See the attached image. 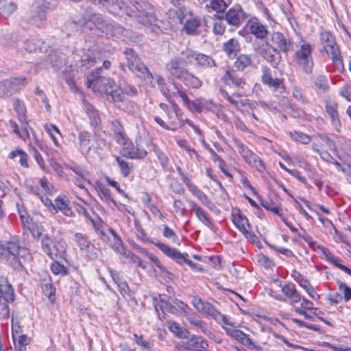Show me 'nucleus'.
I'll return each mask as SVG.
<instances>
[{"label": "nucleus", "instance_id": "nucleus-1", "mask_svg": "<svg viewBox=\"0 0 351 351\" xmlns=\"http://www.w3.org/2000/svg\"><path fill=\"white\" fill-rule=\"evenodd\" d=\"M75 23L80 26H87L89 29H96L102 35L114 40H123L128 36V30L114 22H107L99 14H85L75 19Z\"/></svg>", "mask_w": 351, "mask_h": 351}, {"label": "nucleus", "instance_id": "nucleus-2", "mask_svg": "<svg viewBox=\"0 0 351 351\" xmlns=\"http://www.w3.org/2000/svg\"><path fill=\"white\" fill-rule=\"evenodd\" d=\"M126 62L121 64L123 70H125V67L138 77L143 79L147 82L152 83L154 78L152 74L149 72L147 66L141 61L135 51L131 48H126L123 52Z\"/></svg>", "mask_w": 351, "mask_h": 351}, {"label": "nucleus", "instance_id": "nucleus-3", "mask_svg": "<svg viewBox=\"0 0 351 351\" xmlns=\"http://www.w3.org/2000/svg\"><path fill=\"white\" fill-rule=\"evenodd\" d=\"M155 78L161 93L166 97L168 101L176 106L173 99L178 96L186 107L191 108L190 99L186 93L179 88L177 83L173 81L171 85L167 84L165 78L159 75H156Z\"/></svg>", "mask_w": 351, "mask_h": 351}, {"label": "nucleus", "instance_id": "nucleus-4", "mask_svg": "<svg viewBox=\"0 0 351 351\" xmlns=\"http://www.w3.org/2000/svg\"><path fill=\"white\" fill-rule=\"evenodd\" d=\"M14 299V289L7 278L0 277V319H7L10 315L8 303Z\"/></svg>", "mask_w": 351, "mask_h": 351}, {"label": "nucleus", "instance_id": "nucleus-5", "mask_svg": "<svg viewBox=\"0 0 351 351\" xmlns=\"http://www.w3.org/2000/svg\"><path fill=\"white\" fill-rule=\"evenodd\" d=\"M14 110L17 114L19 121L23 123L21 128L19 129L16 122L12 120L10 121V127L13 131L21 138L25 140L29 137V133L27 129L28 123L26 118V108L24 104L19 99H16L14 101Z\"/></svg>", "mask_w": 351, "mask_h": 351}, {"label": "nucleus", "instance_id": "nucleus-6", "mask_svg": "<svg viewBox=\"0 0 351 351\" xmlns=\"http://www.w3.org/2000/svg\"><path fill=\"white\" fill-rule=\"evenodd\" d=\"M42 249L52 260L64 258L66 255V246L64 242H54L51 238L45 236L41 239Z\"/></svg>", "mask_w": 351, "mask_h": 351}, {"label": "nucleus", "instance_id": "nucleus-7", "mask_svg": "<svg viewBox=\"0 0 351 351\" xmlns=\"http://www.w3.org/2000/svg\"><path fill=\"white\" fill-rule=\"evenodd\" d=\"M297 63L306 74L312 73L313 60L312 58V47L308 43L302 44L295 52Z\"/></svg>", "mask_w": 351, "mask_h": 351}, {"label": "nucleus", "instance_id": "nucleus-8", "mask_svg": "<svg viewBox=\"0 0 351 351\" xmlns=\"http://www.w3.org/2000/svg\"><path fill=\"white\" fill-rule=\"evenodd\" d=\"M298 235L300 237L302 238L306 243H308L311 247L314 249L317 247L319 249L322 254L324 255L326 259L328 262L333 264L337 267L343 270V271H345L351 276V269L348 267L342 265L341 263V260L332 255L327 248L317 245L316 242L313 241V238L310 235L306 234V233H304V234L298 233Z\"/></svg>", "mask_w": 351, "mask_h": 351}, {"label": "nucleus", "instance_id": "nucleus-9", "mask_svg": "<svg viewBox=\"0 0 351 351\" xmlns=\"http://www.w3.org/2000/svg\"><path fill=\"white\" fill-rule=\"evenodd\" d=\"M235 146L239 154L245 161L258 171L263 172L265 170V165L260 158L240 141L235 142Z\"/></svg>", "mask_w": 351, "mask_h": 351}, {"label": "nucleus", "instance_id": "nucleus-10", "mask_svg": "<svg viewBox=\"0 0 351 351\" xmlns=\"http://www.w3.org/2000/svg\"><path fill=\"white\" fill-rule=\"evenodd\" d=\"M27 84L25 77L7 79L0 82V97H9Z\"/></svg>", "mask_w": 351, "mask_h": 351}, {"label": "nucleus", "instance_id": "nucleus-11", "mask_svg": "<svg viewBox=\"0 0 351 351\" xmlns=\"http://www.w3.org/2000/svg\"><path fill=\"white\" fill-rule=\"evenodd\" d=\"M74 237L75 241L81 252L86 254L89 259L95 260L98 258L99 250L91 243L86 235L82 233H76Z\"/></svg>", "mask_w": 351, "mask_h": 351}, {"label": "nucleus", "instance_id": "nucleus-12", "mask_svg": "<svg viewBox=\"0 0 351 351\" xmlns=\"http://www.w3.org/2000/svg\"><path fill=\"white\" fill-rule=\"evenodd\" d=\"M2 250L3 255L7 256L8 258L14 261V263H12V267L17 268L21 266L19 256L21 253L26 252L25 249L21 248L17 242L9 241L2 247Z\"/></svg>", "mask_w": 351, "mask_h": 351}, {"label": "nucleus", "instance_id": "nucleus-13", "mask_svg": "<svg viewBox=\"0 0 351 351\" xmlns=\"http://www.w3.org/2000/svg\"><path fill=\"white\" fill-rule=\"evenodd\" d=\"M232 221L246 239L254 241L256 236L252 230L248 219L241 215L239 211L237 213L232 214Z\"/></svg>", "mask_w": 351, "mask_h": 351}, {"label": "nucleus", "instance_id": "nucleus-14", "mask_svg": "<svg viewBox=\"0 0 351 351\" xmlns=\"http://www.w3.org/2000/svg\"><path fill=\"white\" fill-rule=\"evenodd\" d=\"M152 146V142L149 137L138 135L136 138V147L134 152L128 153L130 158H143L147 154L146 149Z\"/></svg>", "mask_w": 351, "mask_h": 351}, {"label": "nucleus", "instance_id": "nucleus-15", "mask_svg": "<svg viewBox=\"0 0 351 351\" xmlns=\"http://www.w3.org/2000/svg\"><path fill=\"white\" fill-rule=\"evenodd\" d=\"M270 40L276 46V48L284 53H287L293 48V42L287 38L283 34L278 32H274L271 34Z\"/></svg>", "mask_w": 351, "mask_h": 351}, {"label": "nucleus", "instance_id": "nucleus-16", "mask_svg": "<svg viewBox=\"0 0 351 351\" xmlns=\"http://www.w3.org/2000/svg\"><path fill=\"white\" fill-rule=\"evenodd\" d=\"M267 48L262 51V56L269 62L274 68H277L281 62L280 51L271 43H267Z\"/></svg>", "mask_w": 351, "mask_h": 351}, {"label": "nucleus", "instance_id": "nucleus-17", "mask_svg": "<svg viewBox=\"0 0 351 351\" xmlns=\"http://www.w3.org/2000/svg\"><path fill=\"white\" fill-rule=\"evenodd\" d=\"M105 93L111 97L112 101L116 104L117 107L126 97L123 91L120 88H117L115 83L110 80H107V86L105 88Z\"/></svg>", "mask_w": 351, "mask_h": 351}, {"label": "nucleus", "instance_id": "nucleus-18", "mask_svg": "<svg viewBox=\"0 0 351 351\" xmlns=\"http://www.w3.org/2000/svg\"><path fill=\"white\" fill-rule=\"evenodd\" d=\"M338 104L332 99H326L325 101V108L328 114L331 118V121L337 132H339L341 128V121L339 118L337 111Z\"/></svg>", "mask_w": 351, "mask_h": 351}, {"label": "nucleus", "instance_id": "nucleus-19", "mask_svg": "<svg viewBox=\"0 0 351 351\" xmlns=\"http://www.w3.org/2000/svg\"><path fill=\"white\" fill-rule=\"evenodd\" d=\"M223 328L225 330L227 335L235 339L241 344L245 346H254L253 341L249 338V337L241 330L237 329L235 326H223Z\"/></svg>", "mask_w": 351, "mask_h": 351}, {"label": "nucleus", "instance_id": "nucleus-20", "mask_svg": "<svg viewBox=\"0 0 351 351\" xmlns=\"http://www.w3.org/2000/svg\"><path fill=\"white\" fill-rule=\"evenodd\" d=\"M208 344L202 337L192 335L186 343L185 348L193 351H207Z\"/></svg>", "mask_w": 351, "mask_h": 351}, {"label": "nucleus", "instance_id": "nucleus-21", "mask_svg": "<svg viewBox=\"0 0 351 351\" xmlns=\"http://www.w3.org/2000/svg\"><path fill=\"white\" fill-rule=\"evenodd\" d=\"M326 53L330 56L331 60L335 69L342 73L344 71L343 59L341 56L339 48L337 43L325 49Z\"/></svg>", "mask_w": 351, "mask_h": 351}, {"label": "nucleus", "instance_id": "nucleus-22", "mask_svg": "<svg viewBox=\"0 0 351 351\" xmlns=\"http://www.w3.org/2000/svg\"><path fill=\"white\" fill-rule=\"evenodd\" d=\"M262 82L268 86L273 90H277L283 88V80L273 77L269 69H265L262 75Z\"/></svg>", "mask_w": 351, "mask_h": 351}, {"label": "nucleus", "instance_id": "nucleus-23", "mask_svg": "<svg viewBox=\"0 0 351 351\" xmlns=\"http://www.w3.org/2000/svg\"><path fill=\"white\" fill-rule=\"evenodd\" d=\"M206 6L208 12H216V18L219 20L224 19V12L228 8V3L224 0H211Z\"/></svg>", "mask_w": 351, "mask_h": 351}, {"label": "nucleus", "instance_id": "nucleus-24", "mask_svg": "<svg viewBox=\"0 0 351 351\" xmlns=\"http://www.w3.org/2000/svg\"><path fill=\"white\" fill-rule=\"evenodd\" d=\"M69 205V200L67 197L60 195L54 201L53 209L56 212L60 210L66 216L71 217L73 215V211Z\"/></svg>", "mask_w": 351, "mask_h": 351}, {"label": "nucleus", "instance_id": "nucleus-25", "mask_svg": "<svg viewBox=\"0 0 351 351\" xmlns=\"http://www.w3.org/2000/svg\"><path fill=\"white\" fill-rule=\"evenodd\" d=\"M182 63L179 59L176 57L171 59L167 64L166 69L170 74V75L180 79L184 71L186 70L181 67Z\"/></svg>", "mask_w": 351, "mask_h": 351}, {"label": "nucleus", "instance_id": "nucleus-26", "mask_svg": "<svg viewBox=\"0 0 351 351\" xmlns=\"http://www.w3.org/2000/svg\"><path fill=\"white\" fill-rule=\"evenodd\" d=\"M250 31L256 38L264 40L268 36L267 27L262 23L256 21H252L250 24Z\"/></svg>", "mask_w": 351, "mask_h": 351}, {"label": "nucleus", "instance_id": "nucleus-27", "mask_svg": "<svg viewBox=\"0 0 351 351\" xmlns=\"http://www.w3.org/2000/svg\"><path fill=\"white\" fill-rule=\"evenodd\" d=\"M223 78L227 84H232L239 88H243L245 85V80L239 77L234 71L227 70Z\"/></svg>", "mask_w": 351, "mask_h": 351}, {"label": "nucleus", "instance_id": "nucleus-28", "mask_svg": "<svg viewBox=\"0 0 351 351\" xmlns=\"http://www.w3.org/2000/svg\"><path fill=\"white\" fill-rule=\"evenodd\" d=\"M155 245L158 247L165 255L177 261L182 260V253L176 249L172 248L165 243L157 242L154 243Z\"/></svg>", "mask_w": 351, "mask_h": 351}, {"label": "nucleus", "instance_id": "nucleus-29", "mask_svg": "<svg viewBox=\"0 0 351 351\" xmlns=\"http://www.w3.org/2000/svg\"><path fill=\"white\" fill-rule=\"evenodd\" d=\"M97 46H93L92 50H90V53L88 54H85L84 57L81 60V66L86 69H88L92 67L95 63L97 62V59L98 58V51H97Z\"/></svg>", "mask_w": 351, "mask_h": 351}, {"label": "nucleus", "instance_id": "nucleus-30", "mask_svg": "<svg viewBox=\"0 0 351 351\" xmlns=\"http://www.w3.org/2000/svg\"><path fill=\"white\" fill-rule=\"evenodd\" d=\"M197 52L191 49H186L182 51L177 57L182 66H188L189 64H195Z\"/></svg>", "mask_w": 351, "mask_h": 351}, {"label": "nucleus", "instance_id": "nucleus-31", "mask_svg": "<svg viewBox=\"0 0 351 351\" xmlns=\"http://www.w3.org/2000/svg\"><path fill=\"white\" fill-rule=\"evenodd\" d=\"M252 64V56L251 55L241 53L237 56L234 66L238 71H243L245 68L251 66Z\"/></svg>", "mask_w": 351, "mask_h": 351}, {"label": "nucleus", "instance_id": "nucleus-32", "mask_svg": "<svg viewBox=\"0 0 351 351\" xmlns=\"http://www.w3.org/2000/svg\"><path fill=\"white\" fill-rule=\"evenodd\" d=\"M179 80L182 81L186 86L193 88H198L202 86V82L199 78L189 73L187 70L184 71Z\"/></svg>", "mask_w": 351, "mask_h": 351}, {"label": "nucleus", "instance_id": "nucleus-33", "mask_svg": "<svg viewBox=\"0 0 351 351\" xmlns=\"http://www.w3.org/2000/svg\"><path fill=\"white\" fill-rule=\"evenodd\" d=\"M223 49L228 56L231 58L232 55L235 56L240 51V44L236 38H230L223 43Z\"/></svg>", "mask_w": 351, "mask_h": 351}, {"label": "nucleus", "instance_id": "nucleus-34", "mask_svg": "<svg viewBox=\"0 0 351 351\" xmlns=\"http://www.w3.org/2000/svg\"><path fill=\"white\" fill-rule=\"evenodd\" d=\"M195 65L202 68H211L213 66H215L216 64L215 60L210 56L202 53H197Z\"/></svg>", "mask_w": 351, "mask_h": 351}, {"label": "nucleus", "instance_id": "nucleus-35", "mask_svg": "<svg viewBox=\"0 0 351 351\" xmlns=\"http://www.w3.org/2000/svg\"><path fill=\"white\" fill-rule=\"evenodd\" d=\"M231 25L239 26L241 23V16L237 10L231 8L226 13L224 12V19Z\"/></svg>", "mask_w": 351, "mask_h": 351}, {"label": "nucleus", "instance_id": "nucleus-36", "mask_svg": "<svg viewBox=\"0 0 351 351\" xmlns=\"http://www.w3.org/2000/svg\"><path fill=\"white\" fill-rule=\"evenodd\" d=\"M111 128L116 135V141H123L127 137L123 127L119 120L114 119L111 121Z\"/></svg>", "mask_w": 351, "mask_h": 351}, {"label": "nucleus", "instance_id": "nucleus-37", "mask_svg": "<svg viewBox=\"0 0 351 351\" xmlns=\"http://www.w3.org/2000/svg\"><path fill=\"white\" fill-rule=\"evenodd\" d=\"M80 147L82 153H88L90 149V134L83 132L79 135Z\"/></svg>", "mask_w": 351, "mask_h": 351}, {"label": "nucleus", "instance_id": "nucleus-38", "mask_svg": "<svg viewBox=\"0 0 351 351\" xmlns=\"http://www.w3.org/2000/svg\"><path fill=\"white\" fill-rule=\"evenodd\" d=\"M14 346L19 351H27V346L30 343L31 339L26 335H21L13 338Z\"/></svg>", "mask_w": 351, "mask_h": 351}, {"label": "nucleus", "instance_id": "nucleus-39", "mask_svg": "<svg viewBox=\"0 0 351 351\" xmlns=\"http://www.w3.org/2000/svg\"><path fill=\"white\" fill-rule=\"evenodd\" d=\"M298 283L300 286H301L308 293L312 299L317 300L319 298V295L317 293L313 287L307 279L304 277H301V279L298 280Z\"/></svg>", "mask_w": 351, "mask_h": 351}, {"label": "nucleus", "instance_id": "nucleus-40", "mask_svg": "<svg viewBox=\"0 0 351 351\" xmlns=\"http://www.w3.org/2000/svg\"><path fill=\"white\" fill-rule=\"evenodd\" d=\"M41 287L43 293L51 298L52 295H55L56 289L53 287L50 277L46 274L45 278L41 281Z\"/></svg>", "mask_w": 351, "mask_h": 351}, {"label": "nucleus", "instance_id": "nucleus-41", "mask_svg": "<svg viewBox=\"0 0 351 351\" xmlns=\"http://www.w3.org/2000/svg\"><path fill=\"white\" fill-rule=\"evenodd\" d=\"M177 169L182 182L186 184L189 190L196 197L197 194H199L201 190L199 189L198 187L191 182V179L182 172L180 167H178Z\"/></svg>", "mask_w": 351, "mask_h": 351}, {"label": "nucleus", "instance_id": "nucleus-42", "mask_svg": "<svg viewBox=\"0 0 351 351\" xmlns=\"http://www.w3.org/2000/svg\"><path fill=\"white\" fill-rule=\"evenodd\" d=\"M45 19V13L42 8L38 7L32 11L31 20L37 26H39Z\"/></svg>", "mask_w": 351, "mask_h": 351}, {"label": "nucleus", "instance_id": "nucleus-43", "mask_svg": "<svg viewBox=\"0 0 351 351\" xmlns=\"http://www.w3.org/2000/svg\"><path fill=\"white\" fill-rule=\"evenodd\" d=\"M169 330L180 338H189V332L186 329H183L176 322L169 323Z\"/></svg>", "mask_w": 351, "mask_h": 351}, {"label": "nucleus", "instance_id": "nucleus-44", "mask_svg": "<svg viewBox=\"0 0 351 351\" xmlns=\"http://www.w3.org/2000/svg\"><path fill=\"white\" fill-rule=\"evenodd\" d=\"M86 110L91 120L90 123L93 125H98L101 122L98 111L91 105H87Z\"/></svg>", "mask_w": 351, "mask_h": 351}, {"label": "nucleus", "instance_id": "nucleus-45", "mask_svg": "<svg viewBox=\"0 0 351 351\" xmlns=\"http://www.w3.org/2000/svg\"><path fill=\"white\" fill-rule=\"evenodd\" d=\"M197 218L205 226L207 227L212 228L213 223L209 218L208 213L200 207L197 210L195 213Z\"/></svg>", "mask_w": 351, "mask_h": 351}, {"label": "nucleus", "instance_id": "nucleus-46", "mask_svg": "<svg viewBox=\"0 0 351 351\" xmlns=\"http://www.w3.org/2000/svg\"><path fill=\"white\" fill-rule=\"evenodd\" d=\"M199 25L200 22L199 19H189L185 23L184 30L188 34H194Z\"/></svg>", "mask_w": 351, "mask_h": 351}, {"label": "nucleus", "instance_id": "nucleus-47", "mask_svg": "<svg viewBox=\"0 0 351 351\" xmlns=\"http://www.w3.org/2000/svg\"><path fill=\"white\" fill-rule=\"evenodd\" d=\"M108 271L114 282L117 285L119 289L122 291L126 293L129 290V287L128 284L125 281L122 280L119 278V274L117 272L114 271L112 269L109 268Z\"/></svg>", "mask_w": 351, "mask_h": 351}, {"label": "nucleus", "instance_id": "nucleus-48", "mask_svg": "<svg viewBox=\"0 0 351 351\" xmlns=\"http://www.w3.org/2000/svg\"><path fill=\"white\" fill-rule=\"evenodd\" d=\"M160 306L162 311L165 313H169L173 315H179L180 310L178 307L171 304L169 302L165 301V300H160Z\"/></svg>", "mask_w": 351, "mask_h": 351}, {"label": "nucleus", "instance_id": "nucleus-49", "mask_svg": "<svg viewBox=\"0 0 351 351\" xmlns=\"http://www.w3.org/2000/svg\"><path fill=\"white\" fill-rule=\"evenodd\" d=\"M117 143L122 146L121 154H123V156L129 158V155L127 154L134 152L135 147L133 145V144L129 141L128 136L125 138L124 141H118Z\"/></svg>", "mask_w": 351, "mask_h": 351}, {"label": "nucleus", "instance_id": "nucleus-50", "mask_svg": "<svg viewBox=\"0 0 351 351\" xmlns=\"http://www.w3.org/2000/svg\"><path fill=\"white\" fill-rule=\"evenodd\" d=\"M188 319L191 324L200 329L205 335H208L209 333L210 332V330L208 329L206 324L202 320L197 319L195 317H191Z\"/></svg>", "mask_w": 351, "mask_h": 351}, {"label": "nucleus", "instance_id": "nucleus-51", "mask_svg": "<svg viewBox=\"0 0 351 351\" xmlns=\"http://www.w3.org/2000/svg\"><path fill=\"white\" fill-rule=\"evenodd\" d=\"M17 156L19 157V163L21 165L24 167H28L27 155L24 152L19 149L13 151L10 154V158H14Z\"/></svg>", "mask_w": 351, "mask_h": 351}, {"label": "nucleus", "instance_id": "nucleus-52", "mask_svg": "<svg viewBox=\"0 0 351 351\" xmlns=\"http://www.w3.org/2000/svg\"><path fill=\"white\" fill-rule=\"evenodd\" d=\"M108 231L112 234L113 237L114 243L112 244L113 249L117 252L120 253L123 256V250H126L123 248L121 240L117 237L115 232L112 229L109 228Z\"/></svg>", "mask_w": 351, "mask_h": 351}, {"label": "nucleus", "instance_id": "nucleus-53", "mask_svg": "<svg viewBox=\"0 0 351 351\" xmlns=\"http://www.w3.org/2000/svg\"><path fill=\"white\" fill-rule=\"evenodd\" d=\"M196 197L202 202V204L206 206L209 210H214L216 208L215 204L209 199V197L202 191L199 194H197Z\"/></svg>", "mask_w": 351, "mask_h": 351}, {"label": "nucleus", "instance_id": "nucleus-54", "mask_svg": "<svg viewBox=\"0 0 351 351\" xmlns=\"http://www.w3.org/2000/svg\"><path fill=\"white\" fill-rule=\"evenodd\" d=\"M117 161L118 162L119 167L121 170V173L123 177H127L130 174L132 167L130 165V164L125 161L124 159L117 157Z\"/></svg>", "mask_w": 351, "mask_h": 351}, {"label": "nucleus", "instance_id": "nucleus-55", "mask_svg": "<svg viewBox=\"0 0 351 351\" xmlns=\"http://www.w3.org/2000/svg\"><path fill=\"white\" fill-rule=\"evenodd\" d=\"M220 93L223 97H225L230 103L234 106L238 104L239 101L241 99L240 94L234 93L232 95H230L225 88H221Z\"/></svg>", "mask_w": 351, "mask_h": 351}, {"label": "nucleus", "instance_id": "nucleus-56", "mask_svg": "<svg viewBox=\"0 0 351 351\" xmlns=\"http://www.w3.org/2000/svg\"><path fill=\"white\" fill-rule=\"evenodd\" d=\"M290 135L293 140L302 144H308L311 141V138L302 132L297 131L291 132Z\"/></svg>", "mask_w": 351, "mask_h": 351}, {"label": "nucleus", "instance_id": "nucleus-57", "mask_svg": "<svg viewBox=\"0 0 351 351\" xmlns=\"http://www.w3.org/2000/svg\"><path fill=\"white\" fill-rule=\"evenodd\" d=\"M118 108L123 111H125L128 113H132L135 111L136 108V105L134 102L130 101L127 97L123 100L122 103L119 105Z\"/></svg>", "mask_w": 351, "mask_h": 351}, {"label": "nucleus", "instance_id": "nucleus-58", "mask_svg": "<svg viewBox=\"0 0 351 351\" xmlns=\"http://www.w3.org/2000/svg\"><path fill=\"white\" fill-rule=\"evenodd\" d=\"M320 36L324 44V49L337 43L332 34L328 32H322Z\"/></svg>", "mask_w": 351, "mask_h": 351}, {"label": "nucleus", "instance_id": "nucleus-59", "mask_svg": "<svg viewBox=\"0 0 351 351\" xmlns=\"http://www.w3.org/2000/svg\"><path fill=\"white\" fill-rule=\"evenodd\" d=\"M52 272L56 275L65 276L67 274V269L63 265L60 264L56 260L51 265Z\"/></svg>", "mask_w": 351, "mask_h": 351}, {"label": "nucleus", "instance_id": "nucleus-60", "mask_svg": "<svg viewBox=\"0 0 351 351\" xmlns=\"http://www.w3.org/2000/svg\"><path fill=\"white\" fill-rule=\"evenodd\" d=\"M123 256L130 260V262L136 264L138 267H145L139 257L132 253L130 250H123Z\"/></svg>", "mask_w": 351, "mask_h": 351}, {"label": "nucleus", "instance_id": "nucleus-61", "mask_svg": "<svg viewBox=\"0 0 351 351\" xmlns=\"http://www.w3.org/2000/svg\"><path fill=\"white\" fill-rule=\"evenodd\" d=\"M177 143L181 148H183L184 150H186L191 156H192V154H194L195 156V158L197 160H200V159H201L200 156L197 154V152L194 149H193L188 145L186 141L178 140L177 141Z\"/></svg>", "mask_w": 351, "mask_h": 351}, {"label": "nucleus", "instance_id": "nucleus-62", "mask_svg": "<svg viewBox=\"0 0 351 351\" xmlns=\"http://www.w3.org/2000/svg\"><path fill=\"white\" fill-rule=\"evenodd\" d=\"M99 193L102 199L106 202H112L114 206H117V202L111 196L110 189L104 186H101L99 187Z\"/></svg>", "mask_w": 351, "mask_h": 351}, {"label": "nucleus", "instance_id": "nucleus-63", "mask_svg": "<svg viewBox=\"0 0 351 351\" xmlns=\"http://www.w3.org/2000/svg\"><path fill=\"white\" fill-rule=\"evenodd\" d=\"M339 289L343 293V298L345 301H348L351 299V289L348 287L346 283L337 281Z\"/></svg>", "mask_w": 351, "mask_h": 351}, {"label": "nucleus", "instance_id": "nucleus-64", "mask_svg": "<svg viewBox=\"0 0 351 351\" xmlns=\"http://www.w3.org/2000/svg\"><path fill=\"white\" fill-rule=\"evenodd\" d=\"M339 95L348 101H351V84H346L339 90Z\"/></svg>", "mask_w": 351, "mask_h": 351}]
</instances>
